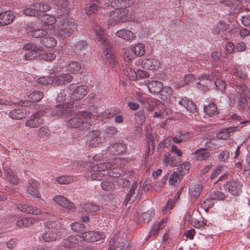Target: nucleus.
<instances>
[{"mask_svg": "<svg viewBox=\"0 0 250 250\" xmlns=\"http://www.w3.org/2000/svg\"><path fill=\"white\" fill-rule=\"evenodd\" d=\"M42 27L49 31L50 33L62 39L69 37L77 27V24L72 19L61 21L60 25L57 28L53 24L56 22L55 17L48 14H43L40 17Z\"/></svg>", "mask_w": 250, "mask_h": 250, "instance_id": "nucleus-1", "label": "nucleus"}, {"mask_svg": "<svg viewBox=\"0 0 250 250\" xmlns=\"http://www.w3.org/2000/svg\"><path fill=\"white\" fill-rule=\"evenodd\" d=\"M93 29L96 36V40L103 45L105 59L112 66L115 65L116 63L115 52L106 37L105 30L99 25H95Z\"/></svg>", "mask_w": 250, "mask_h": 250, "instance_id": "nucleus-2", "label": "nucleus"}, {"mask_svg": "<svg viewBox=\"0 0 250 250\" xmlns=\"http://www.w3.org/2000/svg\"><path fill=\"white\" fill-rule=\"evenodd\" d=\"M91 114L88 111H82L68 121V125L72 128H78L82 130L89 128L92 125L90 120Z\"/></svg>", "mask_w": 250, "mask_h": 250, "instance_id": "nucleus-3", "label": "nucleus"}, {"mask_svg": "<svg viewBox=\"0 0 250 250\" xmlns=\"http://www.w3.org/2000/svg\"><path fill=\"white\" fill-rule=\"evenodd\" d=\"M110 165L109 163H100L94 165L90 167V171L93 173L90 175L92 180L101 181L105 179L107 176L106 170L108 169Z\"/></svg>", "mask_w": 250, "mask_h": 250, "instance_id": "nucleus-4", "label": "nucleus"}, {"mask_svg": "<svg viewBox=\"0 0 250 250\" xmlns=\"http://www.w3.org/2000/svg\"><path fill=\"white\" fill-rule=\"evenodd\" d=\"M50 106L46 105L34 113L33 116L28 119L25 123V126L31 128H36L43 123V120L42 117L47 113V110L50 109Z\"/></svg>", "mask_w": 250, "mask_h": 250, "instance_id": "nucleus-5", "label": "nucleus"}, {"mask_svg": "<svg viewBox=\"0 0 250 250\" xmlns=\"http://www.w3.org/2000/svg\"><path fill=\"white\" fill-rule=\"evenodd\" d=\"M51 6L44 2H34L31 4L30 7L23 10V14L29 16H35L38 12H46L50 10Z\"/></svg>", "mask_w": 250, "mask_h": 250, "instance_id": "nucleus-6", "label": "nucleus"}, {"mask_svg": "<svg viewBox=\"0 0 250 250\" xmlns=\"http://www.w3.org/2000/svg\"><path fill=\"white\" fill-rule=\"evenodd\" d=\"M23 48L27 51L24 54V57L26 60H31L37 57L39 58V54L42 50V46L33 43L26 44Z\"/></svg>", "mask_w": 250, "mask_h": 250, "instance_id": "nucleus-7", "label": "nucleus"}, {"mask_svg": "<svg viewBox=\"0 0 250 250\" xmlns=\"http://www.w3.org/2000/svg\"><path fill=\"white\" fill-rule=\"evenodd\" d=\"M73 103H67L56 106L55 111H53L52 114L58 117H68L74 113Z\"/></svg>", "mask_w": 250, "mask_h": 250, "instance_id": "nucleus-8", "label": "nucleus"}, {"mask_svg": "<svg viewBox=\"0 0 250 250\" xmlns=\"http://www.w3.org/2000/svg\"><path fill=\"white\" fill-rule=\"evenodd\" d=\"M70 89L73 90L70 96L72 100H78L83 98L88 92V87L84 86H76L71 84Z\"/></svg>", "mask_w": 250, "mask_h": 250, "instance_id": "nucleus-9", "label": "nucleus"}, {"mask_svg": "<svg viewBox=\"0 0 250 250\" xmlns=\"http://www.w3.org/2000/svg\"><path fill=\"white\" fill-rule=\"evenodd\" d=\"M14 220L16 221V225L21 228L30 227L31 225L39 221V219L34 217H23L20 215L13 217Z\"/></svg>", "mask_w": 250, "mask_h": 250, "instance_id": "nucleus-10", "label": "nucleus"}, {"mask_svg": "<svg viewBox=\"0 0 250 250\" xmlns=\"http://www.w3.org/2000/svg\"><path fill=\"white\" fill-rule=\"evenodd\" d=\"M17 208L21 211L27 214H31L34 215H41L43 213L41 208L36 206H30L26 204L18 203L16 205Z\"/></svg>", "mask_w": 250, "mask_h": 250, "instance_id": "nucleus-11", "label": "nucleus"}, {"mask_svg": "<svg viewBox=\"0 0 250 250\" xmlns=\"http://www.w3.org/2000/svg\"><path fill=\"white\" fill-rule=\"evenodd\" d=\"M117 12L118 14L119 22H120L126 21L141 22L143 21L142 18L138 19L136 17H132L130 15H128L129 10L126 8H119L117 9Z\"/></svg>", "mask_w": 250, "mask_h": 250, "instance_id": "nucleus-12", "label": "nucleus"}, {"mask_svg": "<svg viewBox=\"0 0 250 250\" xmlns=\"http://www.w3.org/2000/svg\"><path fill=\"white\" fill-rule=\"evenodd\" d=\"M175 101L189 112L193 113L196 111V105L187 97H177L175 98Z\"/></svg>", "mask_w": 250, "mask_h": 250, "instance_id": "nucleus-13", "label": "nucleus"}, {"mask_svg": "<svg viewBox=\"0 0 250 250\" xmlns=\"http://www.w3.org/2000/svg\"><path fill=\"white\" fill-rule=\"evenodd\" d=\"M54 201L62 208L74 211L76 207L73 203L61 195H56L53 198Z\"/></svg>", "mask_w": 250, "mask_h": 250, "instance_id": "nucleus-14", "label": "nucleus"}, {"mask_svg": "<svg viewBox=\"0 0 250 250\" xmlns=\"http://www.w3.org/2000/svg\"><path fill=\"white\" fill-rule=\"evenodd\" d=\"M242 183L237 179L230 180L226 185V188L232 195H238L241 191Z\"/></svg>", "mask_w": 250, "mask_h": 250, "instance_id": "nucleus-15", "label": "nucleus"}, {"mask_svg": "<svg viewBox=\"0 0 250 250\" xmlns=\"http://www.w3.org/2000/svg\"><path fill=\"white\" fill-rule=\"evenodd\" d=\"M39 187L40 184L37 181L30 179L28 181V186L26 189V192L34 197L41 198V195L38 191Z\"/></svg>", "mask_w": 250, "mask_h": 250, "instance_id": "nucleus-16", "label": "nucleus"}, {"mask_svg": "<svg viewBox=\"0 0 250 250\" xmlns=\"http://www.w3.org/2000/svg\"><path fill=\"white\" fill-rule=\"evenodd\" d=\"M81 236L85 241L94 242L101 240L103 235L97 231H87L82 233Z\"/></svg>", "mask_w": 250, "mask_h": 250, "instance_id": "nucleus-17", "label": "nucleus"}, {"mask_svg": "<svg viewBox=\"0 0 250 250\" xmlns=\"http://www.w3.org/2000/svg\"><path fill=\"white\" fill-rule=\"evenodd\" d=\"M141 65L144 69L155 70L160 67L161 62L156 59H146L142 61Z\"/></svg>", "mask_w": 250, "mask_h": 250, "instance_id": "nucleus-18", "label": "nucleus"}, {"mask_svg": "<svg viewBox=\"0 0 250 250\" xmlns=\"http://www.w3.org/2000/svg\"><path fill=\"white\" fill-rule=\"evenodd\" d=\"M15 16L12 11H6L0 14V25H6L12 23Z\"/></svg>", "mask_w": 250, "mask_h": 250, "instance_id": "nucleus-19", "label": "nucleus"}, {"mask_svg": "<svg viewBox=\"0 0 250 250\" xmlns=\"http://www.w3.org/2000/svg\"><path fill=\"white\" fill-rule=\"evenodd\" d=\"M4 174L6 179L11 183L17 185L19 182V179L18 176L14 174L13 170L6 165H3Z\"/></svg>", "mask_w": 250, "mask_h": 250, "instance_id": "nucleus-20", "label": "nucleus"}, {"mask_svg": "<svg viewBox=\"0 0 250 250\" xmlns=\"http://www.w3.org/2000/svg\"><path fill=\"white\" fill-rule=\"evenodd\" d=\"M110 165L108 169L106 170V175L108 176L115 178H119L124 175V171L121 168H119L115 164H112L109 163Z\"/></svg>", "mask_w": 250, "mask_h": 250, "instance_id": "nucleus-21", "label": "nucleus"}, {"mask_svg": "<svg viewBox=\"0 0 250 250\" xmlns=\"http://www.w3.org/2000/svg\"><path fill=\"white\" fill-rule=\"evenodd\" d=\"M138 187L139 184L137 182H135L133 183L125 199L126 202H132L136 199L139 194V188L140 186H139V188Z\"/></svg>", "mask_w": 250, "mask_h": 250, "instance_id": "nucleus-22", "label": "nucleus"}, {"mask_svg": "<svg viewBox=\"0 0 250 250\" xmlns=\"http://www.w3.org/2000/svg\"><path fill=\"white\" fill-rule=\"evenodd\" d=\"M180 163L179 158L175 156L170 157L169 153H166L164 155L163 163L164 167H167L169 165L171 167H176Z\"/></svg>", "mask_w": 250, "mask_h": 250, "instance_id": "nucleus-23", "label": "nucleus"}, {"mask_svg": "<svg viewBox=\"0 0 250 250\" xmlns=\"http://www.w3.org/2000/svg\"><path fill=\"white\" fill-rule=\"evenodd\" d=\"M116 36L127 41H131L136 38V36L131 31L123 29L117 31Z\"/></svg>", "mask_w": 250, "mask_h": 250, "instance_id": "nucleus-24", "label": "nucleus"}, {"mask_svg": "<svg viewBox=\"0 0 250 250\" xmlns=\"http://www.w3.org/2000/svg\"><path fill=\"white\" fill-rule=\"evenodd\" d=\"M146 85L150 93H159L163 88V84L159 81H151L146 83Z\"/></svg>", "mask_w": 250, "mask_h": 250, "instance_id": "nucleus-25", "label": "nucleus"}, {"mask_svg": "<svg viewBox=\"0 0 250 250\" xmlns=\"http://www.w3.org/2000/svg\"><path fill=\"white\" fill-rule=\"evenodd\" d=\"M126 146L121 143H117L108 147L109 151L114 155H120L125 152Z\"/></svg>", "mask_w": 250, "mask_h": 250, "instance_id": "nucleus-26", "label": "nucleus"}, {"mask_svg": "<svg viewBox=\"0 0 250 250\" xmlns=\"http://www.w3.org/2000/svg\"><path fill=\"white\" fill-rule=\"evenodd\" d=\"M121 113V110L116 107L106 109L99 115V118L101 120H104L114 117Z\"/></svg>", "mask_w": 250, "mask_h": 250, "instance_id": "nucleus-27", "label": "nucleus"}, {"mask_svg": "<svg viewBox=\"0 0 250 250\" xmlns=\"http://www.w3.org/2000/svg\"><path fill=\"white\" fill-rule=\"evenodd\" d=\"M82 236L79 235H72L66 238L63 242L64 247L73 248L81 241Z\"/></svg>", "mask_w": 250, "mask_h": 250, "instance_id": "nucleus-28", "label": "nucleus"}, {"mask_svg": "<svg viewBox=\"0 0 250 250\" xmlns=\"http://www.w3.org/2000/svg\"><path fill=\"white\" fill-rule=\"evenodd\" d=\"M55 84L57 85L65 84L66 83H70L73 77L69 73L62 74L61 75L54 78Z\"/></svg>", "mask_w": 250, "mask_h": 250, "instance_id": "nucleus-29", "label": "nucleus"}, {"mask_svg": "<svg viewBox=\"0 0 250 250\" xmlns=\"http://www.w3.org/2000/svg\"><path fill=\"white\" fill-rule=\"evenodd\" d=\"M238 127H229L225 128L217 134V137L220 139H226L230 136V133L237 130Z\"/></svg>", "mask_w": 250, "mask_h": 250, "instance_id": "nucleus-30", "label": "nucleus"}, {"mask_svg": "<svg viewBox=\"0 0 250 250\" xmlns=\"http://www.w3.org/2000/svg\"><path fill=\"white\" fill-rule=\"evenodd\" d=\"M101 132L99 130H94L89 133L90 136L92 138L89 141V146L91 147H97L101 142V139L99 137Z\"/></svg>", "mask_w": 250, "mask_h": 250, "instance_id": "nucleus-31", "label": "nucleus"}, {"mask_svg": "<svg viewBox=\"0 0 250 250\" xmlns=\"http://www.w3.org/2000/svg\"><path fill=\"white\" fill-rule=\"evenodd\" d=\"M131 50L133 52L136 57L144 56L146 53L145 46L143 43H137L130 46Z\"/></svg>", "mask_w": 250, "mask_h": 250, "instance_id": "nucleus-32", "label": "nucleus"}, {"mask_svg": "<svg viewBox=\"0 0 250 250\" xmlns=\"http://www.w3.org/2000/svg\"><path fill=\"white\" fill-rule=\"evenodd\" d=\"M26 116L23 108L14 109L9 113V117L12 119L20 120Z\"/></svg>", "mask_w": 250, "mask_h": 250, "instance_id": "nucleus-33", "label": "nucleus"}, {"mask_svg": "<svg viewBox=\"0 0 250 250\" xmlns=\"http://www.w3.org/2000/svg\"><path fill=\"white\" fill-rule=\"evenodd\" d=\"M87 47V42L84 41H80L75 43L72 46V49L75 53H80L85 50Z\"/></svg>", "mask_w": 250, "mask_h": 250, "instance_id": "nucleus-34", "label": "nucleus"}, {"mask_svg": "<svg viewBox=\"0 0 250 250\" xmlns=\"http://www.w3.org/2000/svg\"><path fill=\"white\" fill-rule=\"evenodd\" d=\"M42 240L45 242H52L56 240L58 237V233L56 231H53L48 229L42 235Z\"/></svg>", "mask_w": 250, "mask_h": 250, "instance_id": "nucleus-35", "label": "nucleus"}, {"mask_svg": "<svg viewBox=\"0 0 250 250\" xmlns=\"http://www.w3.org/2000/svg\"><path fill=\"white\" fill-rule=\"evenodd\" d=\"M41 43L46 47H52L56 45L57 41L52 37L45 36L41 40Z\"/></svg>", "mask_w": 250, "mask_h": 250, "instance_id": "nucleus-36", "label": "nucleus"}, {"mask_svg": "<svg viewBox=\"0 0 250 250\" xmlns=\"http://www.w3.org/2000/svg\"><path fill=\"white\" fill-rule=\"evenodd\" d=\"M82 208L85 212L92 213L98 211L100 208V206L93 203H85L82 206Z\"/></svg>", "mask_w": 250, "mask_h": 250, "instance_id": "nucleus-37", "label": "nucleus"}, {"mask_svg": "<svg viewBox=\"0 0 250 250\" xmlns=\"http://www.w3.org/2000/svg\"><path fill=\"white\" fill-rule=\"evenodd\" d=\"M194 154L197 160L202 161L208 158L210 153L205 149H199L195 151Z\"/></svg>", "mask_w": 250, "mask_h": 250, "instance_id": "nucleus-38", "label": "nucleus"}, {"mask_svg": "<svg viewBox=\"0 0 250 250\" xmlns=\"http://www.w3.org/2000/svg\"><path fill=\"white\" fill-rule=\"evenodd\" d=\"M135 120L138 125H142L145 122L146 115L144 110H140L134 114Z\"/></svg>", "mask_w": 250, "mask_h": 250, "instance_id": "nucleus-39", "label": "nucleus"}, {"mask_svg": "<svg viewBox=\"0 0 250 250\" xmlns=\"http://www.w3.org/2000/svg\"><path fill=\"white\" fill-rule=\"evenodd\" d=\"M154 209H149L141 215L139 218V221L148 223L151 220V218L154 215Z\"/></svg>", "mask_w": 250, "mask_h": 250, "instance_id": "nucleus-40", "label": "nucleus"}, {"mask_svg": "<svg viewBox=\"0 0 250 250\" xmlns=\"http://www.w3.org/2000/svg\"><path fill=\"white\" fill-rule=\"evenodd\" d=\"M46 29L39 28L30 31V35L34 38H41V39L45 36H47V31Z\"/></svg>", "mask_w": 250, "mask_h": 250, "instance_id": "nucleus-41", "label": "nucleus"}, {"mask_svg": "<svg viewBox=\"0 0 250 250\" xmlns=\"http://www.w3.org/2000/svg\"><path fill=\"white\" fill-rule=\"evenodd\" d=\"M46 226L48 229L56 231L58 233V231L62 227L61 223L59 220L50 221L46 223Z\"/></svg>", "mask_w": 250, "mask_h": 250, "instance_id": "nucleus-42", "label": "nucleus"}, {"mask_svg": "<svg viewBox=\"0 0 250 250\" xmlns=\"http://www.w3.org/2000/svg\"><path fill=\"white\" fill-rule=\"evenodd\" d=\"M205 112L210 117L218 114V110L216 105L214 104H210L204 108Z\"/></svg>", "mask_w": 250, "mask_h": 250, "instance_id": "nucleus-43", "label": "nucleus"}, {"mask_svg": "<svg viewBox=\"0 0 250 250\" xmlns=\"http://www.w3.org/2000/svg\"><path fill=\"white\" fill-rule=\"evenodd\" d=\"M51 131L47 126H42L38 130L39 138L46 139L50 135Z\"/></svg>", "mask_w": 250, "mask_h": 250, "instance_id": "nucleus-44", "label": "nucleus"}, {"mask_svg": "<svg viewBox=\"0 0 250 250\" xmlns=\"http://www.w3.org/2000/svg\"><path fill=\"white\" fill-rule=\"evenodd\" d=\"M107 22L110 25H114L120 22L118 14L117 12V9H115L109 14L108 16Z\"/></svg>", "mask_w": 250, "mask_h": 250, "instance_id": "nucleus-45", "label": "nucleus"}, {"mask_svg": "<svg viewBox=\"0 0 250 250\" xmlns=\"http://www.w3.org/2000/svg\"><path fill=\"white\" fill-rule=\"evenodd\" d=\"M56 181L60 184H69L73 182L74 177L71 175H63L56 178Z\"/></svg>", "mask_w": 250, "mask_h": 250, "instance_id": "nucleus-46", "label": "nucleus"}, {"mask_svg": "<svg viewBox=\"0 0 250 250\" xmlns=\"http://www.w3.org/2000/svg\"><path fill=\"white\" fill-rule=\"evenodd\" d=\"M166 223V220H163L160 222H158L155 224L150 231V235H156L158 234V231L160 229H163L165 227V224Z\"/></svg>", "mask_w": 250, "mask_h": 250, "instance_id": "nucleus-47", "label": "nucleus"}, {"mask_svg": "<svg viewBox=\"0 0 250 250\" xmlns=\"http://www.w3.org/2000/svg\"><path fill=\"white\" fill-rule=\"evenodd\" d=\"M120 7H123L120 0H109L108 2H106L104 8L108 9L110 7H112L118 9Z\"/></svg>", "mask_w": 250, "mask_h": 250, "instance_id": "nucleus-48", "label": "nucleus"}, {"mask_svg": "<svg viewBox=\"0 0 250 250\" xmlns=\"http://www.w3.org/2000/svg\"><path fill=\"white\" fill-rule=\"evenodd\" d=\"M68 70L69 71L73 74L77 73H81V64L77 62H72L69 63Z\"/></svg>", "mask_w": 250, "mask_h": 250, "instance_id": "nucleus-49", "label": "nucleus"}, {"mask_svg": "<svg viewBox=\"0 0 250 250\" xmlns=\"http://www.w3.org/2000/svg\"><path fill=\"white\" fill-rule=\"evenodd\" d=\"M203 187L200 184H197L190 188V192L191 195L195 198L197 199L200 196L202 191Z\"/></svg>", "mask_w": 250, "mask_h": 250, "instance_id": "nucleus-50", "label": "nucleus"}, {"mask_svg": "<svg viewBox=\"0 0 250 250\" xmlns=\"http://www.w3.org/2000/svg\"><path fill=\"white\" fill-rule=\"evenodd\" d=\"M55 54L50 52H42L39 54V59L46 61L52 62L56 58Z\"/></svg>", "mask_w": 250, "mask_h": 250, "instance_id": "nucleus-51", "label": "nucleus"}, {"mask_svg": "<svg viewBox=\"0 0 250 250\" xmlns=\"http://www.w3.org/2000/svg\"><path fill=\"white\" fill-rule=\"evenodd\" d=\"M43 97V93L42 92L37 91H33L28 95L29 99L36 102L40 101Z\"/></svg>", "mask_w": 250, "mask_h": 250, "instance_id": "nucleus-52", "label": "nucleus"}, {"mask_svg": "<svg viewBox=\"0 0 250 250\" xmlns=\"http://www.w3.org/2000/svg\"><path fill=\"white\" fill-rule=\"evenodd\" d=\"M248 105L247 99L243 95H241L240 99L237 102V107L240 110H245Z\"/></svg>", "mask_w": 250, "mask_h": 250, "instance_id": "nucleus-53", "label": "nucleus"}, {"mask_svg": "<svg viewBox=\"0 0 250 250\" xmlns=\"http://www.w3.org/2000/svg\"><path fill=\"white\" fill-rule=\"evenodd\" d=\"M124 60L125 62L130 63L136 56L133 52L131 50L130 46L125 52L123 55Z\"/></svg>", "mask_w": 250, "mask_h": 250, "instance_id": "nucleus-54", "label": "nucleus"}, {"mask_svg": "<svg viewBox=\"0 0 250 250\" xmlns=\"http://www.w3.org/2000/svg\"><path fill=\"white\" fill-rule=\"evenodd\" d=\"M51 3L58 9H64L68 6L69 4L67 0H53Z\"/></svg>", "mask_w": 250, "mask_h": 250, "instance_id": "nucleus-55", "label": "nucleus"}, {"mask_svg": "<svg viewBox=\"0 0 250 250\" xmlns=\"http://www.w3.org/2000/svg\"><path fill=\"white\" fill-rule=\"evenodd\" d=\"M127 103V105L131 110H137L140 107V105L134 102V100L131 97H127L125 99Z\"/></svg>", "mask_w": 250, "mask_h": 250, "instance_id": "nucleus-56", "label": "nucleus"}, {"mask_svg": "<svg viewBox=\"0 0 250 250\" xmlns=\"http://www.w3.org/2000/svg\"><path fill=\"white\" fill-rule=\"evenodd\" d=\"M136 99L143 104H146V102L149 100V97H147L145 94L136 91L135 95Z\"/></svg>", "mask_w": 250, "mask_h": 250, "instance_id": "nucleus-57", "label": "nucleus"}, {"mask_svg": "<svg viewBox=\"0 0 250 250\" xmlns=\"http://www.w3.org/2000/svg\"><path fill=\"white\" fill-rule=\"evenodd\" d=\"M38 83L41 84H51L55 83V78L52 77H42L38 79Z\"/></svg>", "mask_w": 250, "mask_h": 250, "instance_id": "nucleus-58", "label": "nucleus"}, {"mask_svg": "<svg viewBox=\"0 0 250 250\" xmlns=\"http://www.w3.org/2000/svg\"><path fill=\"white\" fill-rule=\"evenodd\" d=\"M124 74L130 80H135L137 77L136 72L130 67H126L124 69Z\"/></svg>", "mask_w": 250, "mask_h": 250, "instance_id": "nucleus-59", "label": "nucleus"}, {"mask_svg": "<svg viewBox=\"0 0 250 250\" xmlns=\"http://www.w3.org/2000/svg\"><path fill=\"white\" fill-rule=\"evenodd\" d=\"M71 229L77 233L82 232L85 229V226L82 223L75 222L71 225Z\"/></svg>", "mask_w": 250, "mask_h": 250, "instance_id": "nucleus-60", "label": "nucleus"}, {"mask_svg": "<svg viewBox=\"0 0 250 250\" xmlns=\"http://www.w3.org/2000/svg\"><path fill=\"white\" fill-rule=\"evenodd\" d=\"M101 186L102 189L106 191H110L115 188V185L109 181H103Z\"/></svg>", "mask_w": 250, "mask_h": 250, "instance_id": "nucleus-61", "label": "nucleus"}, {"mask_svg": "<svg viewBox=\"0 0 250 250\" xmlns=\"http://www.w3.org/2000/svg\"><path fill=\"white\" fill-rule=\"evenodd\" d=\"M191 225L195 228L203 229L206 226V223L203 220H199L192 218L191 220Z\"/></svg>", "mask_w": 250, "mask_h": 250, "instance_id": "nucleus-62", "label": "nucleus"}, {"mask_svg": "<svg viewBox=\"0 0 250 250\" xmlns=\"http://www.w3.org/2000/svg\"><path fill=\"white\" fill-rule=\"evenodd\" d=\"M176 199H169L167 201L165 207L163 208L162 211L164 214H167L169 212L170 210L172 209L175 203Z\"/></svg>", "mask_w": 250, "mask_h": 250, "instance_id": "nucleus-63", "label": "nucleus"}, {"mask_svg": "<svg viewBox=\"0 0 250 250\" xmlns=\"http://www.w3.org/2000/svg\"><path fill=\"white\" fill-rule=\"evenodd\" d=\"M130 242L128 240L125 242H121L118 243L117 246L114 248L113 250H126L128 248Z\"/></svg>", "mask_w": 250, "mask_h": 250, "instance_id": "nucleus-64", "label": "nucleus"}]
</instances>
